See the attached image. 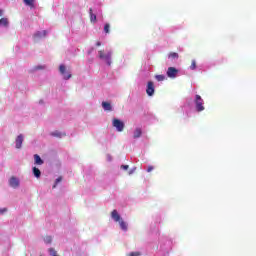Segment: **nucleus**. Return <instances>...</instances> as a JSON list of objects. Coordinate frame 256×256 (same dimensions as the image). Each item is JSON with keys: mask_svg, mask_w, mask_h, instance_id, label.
I'll return each mask as SVG.
<instances>
[{"mask_svg": "<svg viewBox=\"0 0 256 256\" xmlns=\"http://www.w3.org/2000/svg\"><path fill=\"white\" fill-rule=\"evenodd\" d=\"M112 125L113 127H115V129L121 133L123 131V129H125V123H123V121L117 119V118H114L113 121H112Z\"/></svg>", "mask_w": 256, "mask_h": 256, "instance_id": "4", "label": "nucleus"}, {"mask_svg": "<svg viewBox=\"0 0 256 256\" xmlns=\"http://www.w3.org/2000/svg\"><path fill=\"white\" fill-rule=\"evenodd\" d=\"M111 218L113 219V221H115V223H119L122 231H127V223L123 221V218H121V215H119V212H117V210H113L111 212Z\"/></svg>", "mask_w": 256, "mask_h": 256, "instance_id": "1", "label": "nucleus"}, {"mask_svg": "<svg viewBox=\"0 0 256 256\" xmlns=\"http://www.w3.org/2000/svg\"><path fill=\"white\" fill-rule=\"evenodd\" d=\"M155 79L157 80V81H165V75H156L155 76Z\"/></svg>", "mask_w": 256, "mask_h": 256, "instance_id": "23", "label": "nucleus"}, {"mask_svg": "<svg viewBox=\"0 0 256 256\" xmlns=\"http://www.w3.org/2000/svg\"><path fill=\"white\" fill-rule=\"evenodd\" d=\"M7 211V209H2V210H0V213H5Z\"/></svg>", "mask_w": 256, "mask_h": 256, "instance_id": "30", "label": "nucleus"}, {"mask_svg": "<svg viewBox=\"0 0 256 256\" xmlns=\"http://www.w3.org/2000/svg\"><path fill=\"white\" fill-rule=\"evenodd\" d=\"M194 103L196 106V111H198V113H201V111H205V106H203V98H201L199 94L195 96Z\"/></svg>", "mask_w": 256, "mask_h": 256, "instance_id": "2", "label": "nucleus"}, {"mask_svg": "<svg viewBox=\"0 0 256 256\" xmlns=\"http://www.w3.org/2000/svg\"><path fill=\"white\" fill-rule=\"evenodd\" d=\"M59 71L61 75H63L64 79L66 80L71 79V73L67 72V68L65 67V65L61 64L59 67Z\"/></svg>", "mask_w": 256, "mask_h": 256, "instance_id": "7", "label": "nucleus"}, {"mask_svg": "<svg viewBox=\"0 0 256 256\" xmlns=\"http://www.w3.org/2000/svg\"><path fill=\"white\" fill-rule=\"evenodd\" d=\"M177 73H179V70L175 67H169L166 75L167 77H169L170 79H175V77H177Z\"/></svg>", "mask_w": 256, "mask_h": 256, "instance_id": "6", "label": "nucleus"}, {"mask_svg": "<svg viewBox=\"0 0 256 256\" xmlns=\"http://www.w3.org/2000/svg\"><path fill=\"white\" fill-rule=\"evenodd\" d=\"M48 251L50 253V256H59L55 251V248H49Z\"/></svg>", "mask_w": 256, "mask_h": 256, "instance_id": "22", "label": "nucleus"}, {"mask_svg": "<svg viewBox=\"0 0 256 256\" xmlns=\"http://www.w3.org/2000/svg\"><path fill=\"white\" fill-rule=\"evenodd\" d=\"M23 141H24L23 134L18 135L16 140H15V142H16V149H21V147L23 145Z\"/></svg>", "mask_w": 256, "mask_h": 256, "instance_id": "10", "label": "nucleus"}, {"mask_svg": "<svg viewBox=\"0 0 256 256\" xmlns=\"http://www.w3.org/2000/svg\"><path fill=\"white\" fill-rule=\"evenodd\" d=\"M141 253L139 252H131L128 256H140Z\"/></svg>", "mask_w": 256, "mask_h": 256, "instance_id": "25", "label": "nucleus"}, {"mask_svg": "<svg viewBox=\"0 0 256 256\" xmlns=\"http://www.w3.org/2000/svg\"><path fill=\"white\" fill-rule=\"evenodd\" d=\"M96 47H101V42H97Z\"/></svg>", "mask_w": 256, "mask_h": 256, "instance_id": "29", "label": "nucleus"}, {"mask_svg": "<svg viewBox=\"0 0 256 256\" xmlns=\"http://www.w3.org/2000/svg\"><path fill=\"white\" fill-rule=\"evenodd\" d=\"M38 69H41V67H38Z\"/></svg>", "mask_w": 256, "mask_h": 256, "instance_id": "32", "label": "nucleus"}, {"mask_svg": "<svg viewBox=\"0 0 256 256\" xmlns=\"http://www.w3.org/2000/svg\"><path fill=\"white\" fill-rule=\"evenodd\" d=\"M53 137H61V133L60 132H53L52 133Z\"/></svg>", "mask_w": 256, "mask_h": 256, "instance_id": "26", "label": "nucleus"}, {"mask_svg": "<svg viewBox=\"0 0 256 256\" xmlns=\"http://www.w3.org/2000/svg\"><path fill=\"white\" fill-rule=\"evenodd\" d=\"M3 15V10H0V16H2Z\"/></svg>", "mask_w": 256, "mask_h": 256, "instance_id": "31", "label": "nucleus"}, {"mask_svg": "<svg viewBox=\"0 0 256 256\" xmlns=\"http://www.w3.org/2000/svg\"><path fill=\"white\" fill-rule=\"evenodd\" d=\"M121 169H124V171H127V169H129V165H122Z\"/></svg>", "mask_w": 256, "mask_h": 256, "instance_id": "27", "label": "nucleus"}, {"mask_svg": "<svg viewBox=\"0 0 256 256\" xmlns=\"http://www.w3.org/2000/svg\"><path fill=\"white\" fill-rule=\"evenodd\" d=\"M141 135H143V131L141 130V128H136L134 131V139H139V137H141Z\"/></svg>", "mask_w": 256, "mask_h": 256, "instance_id": "14", "label": "nucleus"}, {"mask_svg": "<svg viewBox=\"0 0 256 256\" xmlns=\"http://www.w3.org/2000/svg\"><path fill=\"white\" fill-rule=\"evenodd\" d=\"M89 14H90V21L91 23H96L97 22V15L93 13V8L89 9Z\"/></svg>", "mask_w": 256, "mask_h": 256, "instance_id": "12", "label": "nucleus"}, {"mask_svg": "<svg viewBox=\"0 0 256 256\" xmlns=\"http://www.w3.org/2000/svg\"><path fill=\"white\" fill-rule=\"evenodd\" d=\"M24 5L33 9L35 7V0H23Z\"/></svg>", "mask_w": 256, "mask_h": 256, "instance_id": "11", "label": "nucleus"}, {"mask_svg": "<svg viewBox=\"0 0 256 256\" xmlns=\"http://www.w3.org/2000/svg\"><path fill=\"white\" fill-rule=\"evenodd\" d=\"M9 185L10 187H12L13 189H17V187H19V179L15 178L14 176H12L9 180Z\"/></svg>", "mask_w": 256, "mask_h": 256, "instance_id": "9", "label": "nucleus"}, {"mask_svg": "<svg viewBox=\"0 0 256 256\" xmlns=\"http://www.w3.org/2000/svg\"><path fill=\"white\" fill-rule=\"evenodd\" d=\"M146 93L149 97H153V95H155V84L152 81L147 83Z\"/></svg>", "mask_w": 256, "mask_h": 256, "instance_id": "5", "label": "nucleus"}, {"mask_svg": "<svg viewBox=\"0 0 256 256\" xmlns=\"http://www.w3.org/2000/svg\"><path fill=\"white\" fill-rule=\"evenodd\" d=\"M190 69L192 71H195V69H197V62L195 60H192L191 65H190Z\"/></svg>", "mask_w": 256, "mask_h": 256, "instance_id": "20", "label": "nucleus"}, {"mask_svg": "<svg viewBox=\"0 0 256 256\" xmlns=\"http://www.w3.org/2000/svg\"><path fill=\"white\" fill-rule=\"evenodd\" d=\"M33 173H34V177H37V179L41 177V170H39V168L33 167Z\"/></svg>", "mask_w": 256, "mask_h": 256, "instance_id": "17", "label": "nucleus"}, {"mask_svg": "<svg viewBox=\"0 0 256 256\" xmlns=\"http://www.w3.org/2000/svg\"><path fill=\"white\" fill-rule=\"evenodd\" d=\"M168 59H179V54L177 52H171L168 55Z\"/></svg>", "mask_w": 256, "mask_h": 256, "instance_id": "18", "label": "nucleus"}, {"mask_svg": "<svg viewBox=\"0 0 256 256\" xmlns=\"http://www.w3.org/2000/svg\"><path fill=\"white\" fill-rule=\"evenodd\" d=\"M52 241H53V238H51V236H46L44 238V242L47 243V244H50Z\"/></svg>", "mask_w": 256, "mask_h": 256, "instance_id": "24", "label": "nucleus"}, {"mask_svg": "<svg viewBox=\"0 0 256 256\" xmlns=\"http://www.w3.org/2000/svg\"><path fill=\"white\" fill-rule=\"evenodd\" d=\"M35 41H39V39H45L47 37V30L38 31L33 35Z\"/></svg>", "mask_w": 256, "mask_h": 256, "instance_id": "8", "label": "nucleus"}, {"mask_svg": "<svg viewBox=\"0 0 256 256\" xmlns=\"http://www.w3.org/2000/svg\"><path fill=\"white\" fill-rule=\"evenodd\" d=\"M34 161L36 165H43V159L38 154L34 155Z\"/></svg>", "mask_w": 256, "mask_h": 256, "instance_id": "15", "label": "nucleus"}, {"mask_svg": "<svg viewBox=\"0 0 256 256\" xmlns=\"http://www.w3.org/2000/svg\"><path fill=\"white\" fill-rule=\"evenodd\" d=\"M61 181H63V177L60 176L56 179L55 184L53 185V189H55V187H57Z\"/></svg>", "mask_w": 256, "mask_h": 256, "instance_id": "21", "label": "nucleus"}, {"mask_svg": "<svg viewBox=\"0 0 256 256\" xmlns=\"http://www.w3.org/2000/svg\"><path fill=\"white\" fill-rule=\"evenodd\" d=\"M104 33H111V25L109 23L104 25Z\"/></svg>", "mask_w": 256, "mask_h": 256, "instance_id": "19", "label": "nucleus"}, {"mask_svg": "<svg viewBox=\"0 0 256 256\" xmlns=\"http://www.w3.org/2000/svg\"><path fill=\"white\" fill-rule=\"evenodd\" d=\"M113 53L108 52L105 54V51L100 50L98 52V57L99 59H102L103 61H105L107 63V65H111V57H112Z\"/></svg>", "mask_w": 256, "mask_h": 256, "instance_id": "3", "label": "nucleus"}, {"mask_svg": "<svg viewBox=\"0 0 256 256\" xmlns=\"http://www.w3.org/2000/svg\"><path fill=\"white\" fill-rule=\"evenodd\" d=\"M3 26V27H9V19L7 18H1L0 19V26Z\"/></svg>", "mask_w": 256, "mask_h": 256, "instance_id": "16", "label": "nucleus"}, {"mask_svg": "<svg viewBox=\"0 0 256 256\" xmlns=\"http://www.w3.org/2000/svg\"><path fill=\"white\" fill-rule=\"evenodd\" d=\"M102 107L104 111H112L113 107L111 106V103L109 102H102Z\"/></svg>", "mask_w": 256, "mask_h": 256, "instance_id": "13", "label": "nucleus"}, {"mask_svg": "<svg viewBox=\"0 0 256 256\" xmlns=\"http://www.w3.org/2000/svg\"><path fill=\"white\" fill-rule=\"evenodd\" d=\"M153 169H154V167H153V166H148V168H147V172H148V173H151V171H153Z\"/></svg>", "mask_w": 256, "mask_h": 256, "instance_id": "28", "label": "nucleus"}]
</instances>
